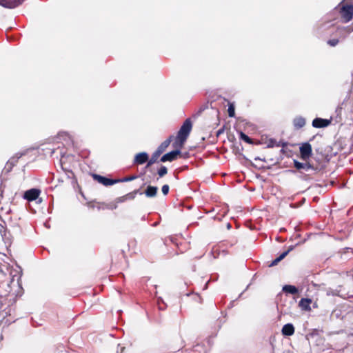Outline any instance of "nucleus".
Wrapping results in <instances>:
<instances>
[{"label":"nucleus","mask_w":353,"mask_h":353,"mask_svg":"<svg viewBox=\"0 0 353 353\" xmlns=\"http://www.w3.org/2000/svg\"><path fill=\"white\" fill-rule=\"evenodd\" d=\"M293 123L295 127L298 128H301L303 127L305 124V120L303 117H296L294 119Z\"/></svg>","instance_id":"nucleus-16"},{"label":"nucleus","mask_w":353,"mask_h":353,"mask_svg":"<svg viewBox=\"0 0 353 353\" xmlns=\"http://www.w3.org/2000/svg\"><path fill=\"white\" fill-rule=\"evenodd\" d=\"M21 0H0V5L8 8H12L20 3Z\"/></svg>","instance_id":"nucleus-9"},{"label":"nucleus","mask_w":353,"mask_h":353,"mask_svg":"<svg viewBox=\"0 0 353 353\" xmlns=\"http://www.w3.org/2000/svg\"><path fill=\"white\" fill-rule=\"evenodd\" d=\"M330 123L327 119L316 118L312 121V126L316 128H325Z\"/></svg>","instance_id":"nucleus-8"},{"label":"nucleus","mask_w":353,"mask_h":353,"mask_svg":"<svg viewBox=\"0 0 353 353\" xmlns=\"http://www.w3.org/2000/svg\"><path fill=\"white\" fill-rule=\"evenodd\" d=\"M292 250H293V246H290V248L287 251L283 252L281 254H280L279 256H278L276 259H275L274 261H272V262L271 263L270 266H274V265H277V263L279 262H280L281 260H283L288 254V253Z\"/></svg>","instance_id":"nucleus-12"},{"label":"nucleus","mask_w":353,"mask_h":353,"mask_svg":"<svg viewBox=\"0 0 353 353\" xmlns=\"http://www.w3.org/2000/svg\"><path fill=\"white\" fill-rule=\"evenodd\" d=\"M341 17L345 22L350 21L353 17V6H343L340 10Z\"/></svg>","instance_id":"nucleus-3"},{"label":"nucleus","mask_w":353,"mask_h":353,"mask_svg":"<svg viewBox=\"0 0 353 353\" xmlns=\"http://www.w3.org/2000/svg\"><path fill=\"white\" fill-rule=\"evenodd\" d=\"M6 236H3L2 234H1V238H2V240L4 241V243H5V246L7 247L8 245H10L11 243V241L9 239V238H6Z\"/></svg>","instance_id":"nucleus-22"},{"label":"nucleus","mask_w":353,"mask_h":353,"mask_svg":"<svg viewBox=\"0 0 353 353\" xmlns=\"http://www.w3.org/2000/svg\"><path fill=\"white\" fill-rule=\"evenodd\" d=\"M93 178L95 180H97L99 183H101L105 186H109L119 183V181H117V179H108L98 174H93Z\"/></svg>","instance_id":"nucleus-6"},{"label":"nucleus","mask_w":353,"mask_h":353,"mask_svg":"<svg viewBox=\"0 0 353 353\" xmlns=\"http://www.w3.org/2000/svg\"><path fill=\"white\" fill-rule=\"evenodd\" d=\"M2 230H3V236H6V233H7L6 230L4 229V228H2Z\"/></svg>","instance_id":"nucleus-26"},{"label":"nucleus","mask_w":353,"mask_h":353,"mask_svg":"<svg viewBox=\"0 0 353 353\" xmlns=\"http://www.w3.org/2000/svg\"><path fill=\"white\" fill-rule=\"evenodd\" d=\"M281 332L283 335L290 336L294 334V327L292 324L288 323L283 326Z\"/></svg>","instance_id":"nucleus-10"},{"label":"nucleus","mask_w":353,"mask_h":353,"mask_svg":"<svg viewBox=\"0 0 353 353\" xmlns=\"http://www.w3.org/2000/svg\"><path fill=\"white\" fill-rule=\"evenodd\" d=\"M169 189L170 188L168 185H163L162 186L161 191L164 195H166L169 192Z\"/></svg>","instance_id":"nucleus-23"},{"label":"nucleus","mask_w":353,"mask_h":353,"mask_svg":"<svg viewBox=\"0 0 353 353\" xmlns=\"http://www.w3.org/2000/svg\"><path fill=\"white\" fill-rule=\"evenodd\" d=\"M157 187L150 185L146 188L145 194L148 197H154L157 194Z\"/></svg>","instance_id":"nucleus-14"},{"label":"nucleus","mask_w":353,"mask_h":353,"mask_svg":"<svg viewBox=\"0 0 353 353\" xmlns=\"http://www.w3.org/2000/svg\"><path fill=\"white\" fill-rule=\"evenodd\" d=\"M174 139V136L173 135H171L168 137V139H167L165 141H164L158 148V149L157 150V151L152 154V156L151 157V158L149 159L148 163H147V165H146V168H148L150 167V165H152V164H154L158 157L160 156V154L161 153H163L165 150L166 148L169 146V145L170 144L171 141H172V139Z\"/></svg>","instance_id":"nucleus-2"},{"label":"nucleus","mask_w":353,"mask_h":353,"mask_svg":"<svg viewBox=\"0 0 353 353\" xmlns=\"http://www.w3.org/2000/svg\"><path fill=\"white\" fill-rule=\"evenodd\" d=\"M339 40L336 39H331L327 41V43L331 46H335L338 44Z\"/></svg>","instance_id":"nucleus-24"},{"label":"nucleus","mask_w":353,"mask_h":353,"mask_svg":"<svg viewBox=\"0 0 353 353\" xmlns=\"http://www.w3.org/2000/svg\"><path fill=\"white\" fill-rule=\"evenodd\" d=\"M18 159H16L14 158H12L11 159L8 163H7V166H9L10 165H13L16 162H17Z\"/></svg>","instance_id":"nucleus-25"},{"label":"nucleus","mask_w":353,"mask_h":353,"mask_svg":"<svg viewBox=\"0 0 353 353\" xmlns=\"http://www.w3.org/2000/svg\"><path fill=\"white\" fill-rule=\"evenodd\" d=\"M148 154L146 152H140L135 155L134 159V163L138 165H142L145 162H148Z\"/></svg>","instance_id":"nucleus-7"},{"label":"nucleus","mask_w":353,"mask_h":353,"mask_svg":"<svg viewBox=\"0 0 353 353\" xmlns=\"http://www.w3.org/2000/svg\"><path fill=\"white\" fill-rule=\"evenodd\" d=\"M135 179H137V176H130L124 177L123 179H117V180L119 181V183H120V182L130 181L134 180Z\"/></svg>","instance_id":"nucleus-20"},{"label":"nucleus","mask_w":353,"mask_h":353,"mask_svg":"<svg viewBox=\"0 0 353 353\" xmlns=\"http://www.w3.org/2000/svg\"><path fill=\"white\" fill-rule=\"evenodd\" d=\"M192 125L190 119H187L179 129L176 137H174V141L172 146L176 148V150L164 154L161 158V162L172 161L177 158L178 155L181 153L180 150L183 148L192 130Z\"/></svg>","instance_id":"nucleus-1"},{"label":"nucleus","mask_w":353,"mask_h":353,"mask_svg":"<svg viewBox=\"0 0 353 353\" xmlns=\"http://www.w3.org/2000/svg\"><path fill=\"white\" fill-rule=\"evenodd\" d=\"M240 139L243 140L246 143H252V139L248 135H246L245 133H243L242 132H240Z\"/></svg>","instance_id":"nucleus-18"},{"label":"nucleus","mask_w":353,"mask_h":353,"mask_svg":"<svg viewBox=\"0 0 353 353\" xmlns=\"http://www.w3.org/2000/svg\"><path fill=\"white\" fill-rule=\"evenodd\" d=\"M223 130H218L217 132V135H219L220 134H221L223 132Z\"/></svg>","instance_id":"nucleus-27"},{"label":"nucleus","mask_w":353,"mask_h":353,"mask_svg":"<svg viewBox=\"0 0 353 353\" xmlns=\"http://www.w3.org/2000/svg\"><path fill=\"white\" fill-rule=\"evenodd\" d=\"M301 157L303 159L307 160L312 156V146L308 143H305L300 147Z\"/></svg>","instance_id":"nucleus-5"},{"label":"nucleus","mask_w":353,"mask_h":353,"mask_svg":"<svg viewBox=\"0 0 353 353\" xmlns=\"http://www.w3.org/2000/svg\"><path fill=\"white\" fill-rule=\"evenodd\" d=\"M312 303V300L310 299H301L299 301V306L304 310L309 311L311 310L310 303Z\"/></svg>","instance_id":"nucleus-11"},{"label":"nucleus","mask_w":353,"mask_h":353,"mask_svg":"<svg viewBox=\"0 0 353 353\" xmlns=\"http://www.w3.org/2000/svg\"><path fill=\"white\" fill-rule=\"evenodd\" d=\"M137 191H134L133 192L129 193L126 194L125 196L120 198L121 201H123L127 199H133L137 194Z\"/></svg>","instance_id":"nucleus-17"},{"label":"nucleus","mask_w":353,"mask_h":353,"mask_svg":"<svg viewBox=\"0 0 353 353\" xmlns=\"http://www.w3.org/2000/svg\"><path fill=\"white\" fill-rule=\"evenodd\" d=\"M41 194V190L38 188H32L23 193V199L30 202L37 200Z\"/></svg>","instance_id":"nucleus-4"},{"label":"nucleus","mask_w":353,"mask_h":353,"mask_svg":"<svg viewBox=\"0 0 353 353\" xmlns=\"http://www.w3.org/2000/svg\"><path fill=\"white\" fill-rule=\"evenodd\" d=\"M168 172V170L166 168V167L165 166H162L158 171V174L160 177H162L164 175H165Z\"/></svg>","instance_id":"nucleus-21"},{"label":"nucleus","mask_w":353,"mask_h":353,"mask_svg":"<svg viewBox=\"0 0 353 353\" xmlns=\"http://www.w3.org/2000/svg\"><path fill=\"white\" fill-rule=\"evenodd\" d=\"M228 112V115H229L230 117H234L235 112H234V106L233 104H230L229 105Z\"/></svg>","instance_id":"nucleus-19"},{"label":"nucleus","mask_w":353,"mask_h":353,"mask_svg":"<svg viewBox=\"0 0 353 353\" xmlns=\"http://www.w3.org/2000/svg\"><path fill=\"white\" fill-rule=\"evenodd\" d=\"M294 167L297 169V170H309L310 169H312V166L309 164V163H301V162H299L297 161H294Z\"/></svg>","instance_id":"nucleus-13"},{"label":"nucleus","mask_w":353,"mask_h":353,"mask_svg":"<svg viewBox=\"0 0 353 353\" xmlns=\"http://www.w3.org/2000/svg\"><path fill=\"white\" fill-rule=\"evenodd\" d=\"M283 291L291 294H295L298 292L297 288L291 285H285L283 287Z\"/></svg>","instance_id":"nucleus-15"}]
</instances>
